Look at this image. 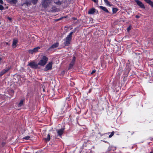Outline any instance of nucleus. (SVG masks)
I'll return each instance as SVG.
<instances>
[{
	"label": "nucleus",
	"mask_w": 153,
	"mask_h": 153,
	"mask_svg": "<svg viewBox=\"0 0 153 153\" xmlns=\"http://www.w3.org/2000/svg\"><path fill=\"white\" fill-rule=\"evenodd\" d=\"M0 3L3 4V1L2 0H0Z\"/></svg>",
	"instance_id": "31"
},
{
	"label": "nucleus",
	"mask_w": 153,
	"mask_h": 153,
	"mask_svg": "<svg viewBox=\"0 0 153 153\" xmlns=\"http://www.w3.org/2000/svg\"><path fill=\"white\" fill-rule=\"evenodd\" d=\"M25 4H26L27 6H29L30 5L31 2H26L25 3Z\"/></svg>",
	"instance_id": "27"
},
{
	"label": "nucleus",
	"mask_w": 153,
	"mask_h": 153,
	"mask_svg": "<svg viewBox=\"0 0 153 153\" xmlns=\"http://www.w3.org/2000/svg\"><path fill=\"white\" fill-rule=\"evenodd\" d=\"M7 1L10 4H16L17 2V0H7Z\"/></svg>",
	"instance_id": "13"
},
{
	"label": "nucleus",
	"mask_w": 153,
	"mask_h": 153,
	"mask_svg": "<svg viewBox=\"0 0 153 153\" xmlns=\"http://www.w3.org/2000/svg\"><path fill=\"white\" fill-rule=\"evenodd\" d=\"M147 3L149 4L153 8V2L151 0H144Z\"/></svg>",
	"instance_id": "10"
},
{
	"label": "nucleus",
	"mask_w": 153,
	"mask_h": 153,
	"mask_svg": "<svg viewBox=\"0 0 153 153\" xmlns=\"http://www.w3.org/2000/svg\"><path fill=\"white\" fill-rule=\"evenodd\" d=\"M9 69H10L9 68H6L5 69H4L0 72V75L1 76H2L4 73L8 71L9 70Z\"/></svg>",
	"instance_id": "9"
},
{
	"label": "nucleus",
	"mask_w": 153,
	"mask_h": 153,
	"mask_svg": "<svg viewBox=\"0 0 153 153\" xmlns=\"http://www.w3.org/2000/svg\"><path fill=\"white\" fill-rule=\"evenodd\" d=\"M53 3L52 0H42V5L44 8H46L48 7H50Z\"/></svg>",
	"instance_id": "1"
},
{
	"label": "nucleus",
	"mask_w": 153,
	"mask_h": 153,
	"mask_svg": "<svg viewBox=\"0 0 153 153\" xmlns=\"http://www.w3.org/2000/svg\"><path fill=\"white\" fill-rule=\"evenodd\" d=\"M51 139V137L49 134H48L47 137L45 139V140L46 141H49Z\"/></svg>",
	"instance_id": "19"
},
{
	"label": "nucleus",
	"mask_w": 153,
	"mask_h": 153,
	"mask_svg": "<svg viewBox=\"0 0 153 153\" xmlns=\"http://www.w3.org/2000/svg\"><path fill=\"white\" fill-rule=\"evenodd\" d=\"M39 65L34 62H31L29 63L28 65L33 68H38Z\"/></svg>",
	"instance_id": "5"
},
{
	"label": "nucleus",
	"mask_w": 153,
	"mask_h": 153,
	"mask_svg": "<svg viewBox=\"0 0 153 153\" xmlns=\"http://www.w3.org/2000/svg\"><path fill=\"white\" fill-rule=\"evenodd\" d=\"M53 63L52 62H49L47 64L45 67L44 69V71H47L49 70H51L52 68V65Z\"/></svg>",
	"instance_id": "4"
},
{
	"label": "nucleus",
	"mask_w": 153,
	"mask_h": 153,
	"mask_svg": "<svg viewBox=\"0 0 153 153\" xmlns=\"http://www.w3.org/2000/svg\"><path fill=\"white\" fill-rule=\"evenodd\" d=\"M93 1H94L95 3H97L98 1V0H92Z\"/></svg>",
	"instance_id": "30"
},
{
	"label": "nucleus",
	"mask_w": 153,
	"mask_h": 153,
	"mask_svg": "<svg viewBox=\"0 0 153 153\" xmlns=\"http://www.w3.org/2000/svg\"><path fill=\"white\" fill-rule=\"evenodd\" d=\"M24 101V100H22L20 101V102L18 105V106L19 107H21V106L23 105Z\"/></svg>",
	"instance_id": "15"
},
{
	"label": "nucleus",
	"mask_w": 153,
	"mask_h": 153,
	"mask_svg": "<svg viewBox=\"0 0 153 153\" xmlns=\"http://www.w3.org/2000/svg\"><path fill=\"white\" fill-rule=\"evenodd\" d=\"M73 33V32H71L67 36L65 39L64 40L65 42H64V44L65 46H68L70 44L71 40V37Z\"/></svg>",
	"instance_id": "2"
},
{
	"label": "nucleus",
	"mask_w": 153,
	"mask_h": 153,
	"mask_svg": "<svg viewBox=\"0 0 153 153\" xmlns=\"http://www.w3.org/2000/svg\"><path fill=\"white\" fill-rule=\"evenodd\" d=\"M118 10L117 8H113V13H116Z\"/></svg>",
	"instance_id": "23"
},
{
	"label": "nucleus",
	"mask_w": 153,
	"mask_h": 153,
	"mask_svg": "<svg viewBox=\"0 0 153 153\" xmlns=\"http://www.w3.org/2000/svg\"><path fill=\"white\" fill-rule=\"evenodd\" d=\"M7 45H8L9 44H8V43H7V42H6L5 43Z\"/></svg>",
	"instance_id": "34"
},
{
	"label": "nucleus",
	"mask_w": 153,
	"mask_h": 153,
	"mask_svg": "<svg viewBox=\"0 0 153 153\" xmlns=\"http://www.w3.org/2000/svg\"><path fill=\"white\" fill-rule=\"evenodd\" d=\"M29 52L30 53H31V54H33V53H34L35 52L34 51H33V49H32V50H29Z\"/></svg>",
	"instance_id": "22"
},
{
	"label": "nucleus",
	"mask_w": 153,
	"mask_h": 153,
	"mask_svg": "<svg viewBox=\"0 0 153 153\" xmlns=\"http://www.w3.org/2000/svg\"><path fill=\"white\" fill-rule=\"evenodd\" d=\"M48 60V58L45 56H43L38 63L39 65L44 66L45 65Z\"/></svg>",
	"instance_id": "3"
},
{
	"label": "nucleus",
	"mask_w": 153,
	"mask_h": 153,
	"mask_svg": "<svg viewBox=\"0 0 153 153\" xmlns=\"http://www.w3.org/2000/svg\"><path fill=\"white\" fill-rule=\"evenodd\" d=\"M8 19L9 20H11V19L10 18L8 17Z\"/></svg>",
	"instance_id": "33"
},
{
	"label": "nucleus",
	"mask_w": 153,
	"mask_h": 153,
	"mask_svg": "<svg viewBox=\"0 0 153 153\" xmlns=\"http://www.w3.org/2000/svg\"><path fill=\"white\" fill-rule=\"evenodd\" d=\"M114 131L111 132L109 136V138H111L112 137L114 134Z\"/></svg>",
	"instance_id": "25"
},
{
	"label": "nucleus",
	"mask_w": 153,
	"mask_h": 153,
	"mask_svg": "<svg viewBox=\"0 0 153 153\" xmlns=\"http://www.w3.org/2000/svg\"><path fill=\"white\" fill-rule=\"evenodd\" d=\"M54 2L56 3L57 4H61V2L60 1H57L56 0H54Z\"/></svg>",
	"instance_id": "24"
},
{
	"label": "nucleus",
	"mask_w": 153,
	"mask_h": 153,
	"mask_svg": "<svg viewBox=\"0 0 153 153\" xmlns=\"http://www.w3.org/2000/svg\"><path fill=\"white\" fill-rule=\"evenodd\" d=\"M76 58L75 56L73 57V59L70 64L69 69H71L74 66Z\"/></svg>",
	"instance_id": "7"
},
{
	"label": "nucleus",
	"mask_w": 153,
	"mask_h": 153,
	"mask_svg": "<svg viewBox=\"0 0 153 153\" xmlns=\"http://www.w3.org/2000/svg\"><path fill=\"white\" fill-rule=\"evenodd\" d=\"M99 7L100 9H102L105 12L107 13H109V11H108V10L105 7H104L102 6H100Z\"/></svg>",
	"instance_id": "12"
},
{
	"label": "nucleus",
	"mask_w": 153,
	"mask_h": 153,
	"mask_svg": "<svg viewBox=\"0 0 153 153\" xmlns=\"http://www.w3.org/2000/svg\"><path fill=\"white\" fill-rule=\"evenodd\" d=\"M109 133H106V134H109Z\"/></svg>",
	"instance_id": "35"
},
{
	"label": "nucleus",
	"mask_w": 153,
	"mask_h": 153,
	"mask_svg": "<svg viewBox=\"0 0 153 153\" xmlns=\"http://www.w3.org/2000/svg\"><path fill=\"white\" fill-rule=\"evenodd\" d=\"M4 8L3 6L1 5H0V10H2L4 9Z\"/></svg>",
	"instance_id": "26"
},
{
	"label": "nucleus",
	"mask_w": 153,
	"mask_h": 153,
	"mask_svg": "<svg viewBox=\"0 0 153 153\" xmlns=\"http://www.w3.org/2000/svg\"><path fill=\"white\" fill-rule=\"evenodd\" d=\"M65 128H62L56 130L57 133L58 135L61 136L63 134Z\"/></svg>",
	"instance_id": "8"
},
{
	"label": "nucleus",
	"mask_w": 153,
	"mask_h": 153,
	"mask_svg": "<svg viewBox=\"0 0 153 153\" xmlns=\"http://www.w3.org/2000/svg\"><path fill=\"white\" fill-rule=\"evenodd\" d=\"M95 12L94 9H91L88 12V13L89 14H92L94 13Z\"/></svg>",
	"instance_id": "16"
},
{
	"label": "nucleus",
	"mask_w": 153,
	"mask_h": 153,
	"mask_svg": "<svg viewBox=\"0 0 153 153\" xmlns=\"http://www.w3.org/2000/svg\"><path fill=\"white\" fill-rule=\"evenodd\" d=\"M131 29V28L130 26L128 28H127V30H128V31H129V30H130Z\"/></svg>",
	"instance_id": "29"
},
{
	"label": "nucleus",
	"mask_w": 153,
	"mask_h": 153,
	"mask_svg": "<svg viewBox=\"0 0 153 153\" xmlns=\"http://www.w3.org/2000/svg\"><path fill=\"white\" fill-rule=\"evenodd\" d=\"M136 17L137 18H140V16H137V15H136Z\"/></svg>",
	"instance_id": "32"
},
{
	"label": "nucleus",
	"mask_w": 153,
	"mask_h": 153,
	"mask_svg": "<svg viewBox=\"0 0 153 153\" xmlns=\"http://www.w3.org/2000/svg\"><path fill=\"white\" fill-rule=\"evenodd\" d=\"M40 48V47L39 46L36 47L33 49V51H34L35 52H37L38 51V50Z\"/></svg>",
	"instance_id": "17"
},
{
	"label": "nucleus",
	"mask_w": 153,
	"mask_h": 153,
	"mask_svg": "<svg viewBox=\"0 0 153 153\" xmlns=\"http://www.w3.org/2000/svg\"><path fill=\"white\" fill-rule=\"evenodd\" d=\"M17 42V40L16 39H14L13 40L12 44V46L13 48H15L16 47Z\"/></svg>",
	"instance_id": "14"
},
{
	"label": "nucleus",
	"mask_w": 153,
	"mask_h": 153,
	"mask_svg": "<svg viewBox=\"0 0 153 153\" xmlns=\"http://www.w3.org/2000/svg\"><path fill=\"white\" fill-rule=\"evenodd\" d=\"M59 43L58 42H56L50 48H50H56L59 45Z\"/></svg>",
	"instance_id": "11"
},
{
	"label": "nucleus",
	"mask_w": 153,
	"mask_h": 153,
	"mask_svg": "<svg viewBox=\"0 0 153 153\" xmlns=\"http://www.w3.org/2000/svg\"><path fill=\"white\" fill-rule=\"evenodd\" d=\"M104 0L105 2V3L107 5H108L109 6H111V5L110 4L109 2L108 1V0Z\"/></svg>",
	"instance_id": "18"
},
{
	"label": "nucleus",
	"mask_w": 153,
	"mask_h": 153,
	"mask_svg": "<svg viewBox=\"0 0 153 153\" xmlns=\"http://www.w3.org/2000/svg\"><path fill=\"white\" fill-rule=\"evenodd\" d=\"M23 139L26 140H27L30 139V137L28 136H27L23 137Z\"/></svg>",
	"instance_id": "20"
},
{
	"label": "nucleus",
	"mask_w": 153,
	"mask_h": 153,
	"mask_svg": "<svg viewBox=\"0 0 153 153\" xmlns=\"http://www.w3.org/2000/svg\"><path fill=\"white\" fill-rule=\"evenodd\" d=\"M95 71H96L95 70H93L92 71V72H91V74H94V73H95Z\"/></svg>",
	"instance_id": "28"
},
{
	"label": "nucleus",
	"mask_w": 153,
	"mask_h": 153,
	"mask_svg": "<svg viewBox=\"0 0 153 153\" xmlns=\"http://www.w3.org/2000/svg\"><path fill=\"white\" fill-rule=\"evenodd\" d=\"M38 1V0H31L33 4H36L37 3Z\"/></svg>",
	"instance_id": "21"
},
{
	"label": "nucleus",
	"mask_w": 153,
	"mask_h": 153,
	"mask_svg": "<svg viewBox=\"0 0 153 153\" xmlns=\"http://www.w3.org/2000/svg\"><path fill=\"white\" fill-rule=\"evenodd\" d=\"M134 1L140 8L144 9L145 8L144 4L141 1L139 0H134Z\"/></svg>",
	"instance_id": "6"
}]
</instances>
